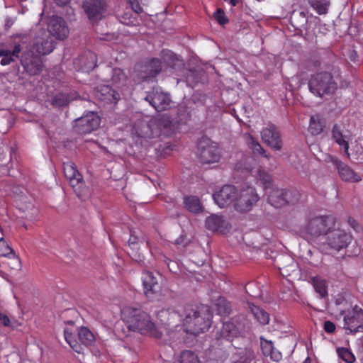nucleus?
I'll return each instance as SVG.
<instances>
[{"label":"nucleus","mask_w":363,"mask_h":363,"mask_svg":"<svg viewBox=\"0 0 363 363\" xmlns=\"http://www.w3.org/2000/svg\"><path fill=\"white\" fill-rule=\"evenodd\" d=\"M121 315L130 330L157 339L162 337V332L152 321L150 315L140 308H124Z\"/></svg>","instance_id":"f257e3e1"},{"label":"nucleus","mask_w":363,"mask_h":363,"mask_svg":"<svg viewBox=\"0 0 363 363\" xmlns=\"http://www.w3.org/2000/svg\"><path fill=\"white\" fill-rule=\"evenodd\" d=\"M347 86V82L331 73L322 72L311 75L308 81V88L314 95L323 97L334 94L338 87Z\"/></svg>","instance_id":"f03ea898"},{"label":"nucleus","mask_w":363,"mask_h":363,"mask_svg":"<svg viewBox=\"0 0 363 363\" xmlns=\"http://www.w3.org/2000/svg\"><path fill=\"white\" fill-rule=\"evenodd\" d=\"M211 314L207 311L200 313L191 306H187L184 308V313L182 318L184 330L194 335L204 333L211 325Z\"/></svg>","instance_id":"7ed1b4c3"},{"label":"nucleus","mask_w":363,"mask_h":363,"mask_svg":"<svg viewBox=\"0 0 363 363\" xmlns=\"http://www.w3.org/2000/svg\"><path fill=\"white\" fill-rule=\"evenodd\" d=\"M245 170L256 177L257 182H259L263 186L267 195V201L271 206L281 208L286 205V200L284 199V189L272 188V179L270 174L259 167L251 169L245 168Z\"/></svg>","instance_id":"20e7f679"},{"label":"nucleus","mask_w":363,"mask_h":363,"mask_svg":"<svg viewBox=\"0 0 363 363\" xmlns=\"http://www.w3.org/2000/svg\"><path fill=\"white\" fill-rule=\"evenodd\" d=\"M335 224L336 218L333 215L310 216L301 230L312 238H317L321 235H326L335 227Z\"/></svg>","instance_id":"39448f33"},{"label":"nucleus","mask_w":363,"mask_h":363,"mask_svg":"<svg viewBox=\"0 0 363 363\" xmlns=\"http://www.w3.org/2000/svg\"><path fill=\"white\" fill-rule=\"evenodd\" d=\"M197 149L200 161L203 164L218 162L221 157L218 144L208 138L202 137L198 141Z\"/></svg>","instance_id":"423d86ee"},{"label":"nucleus","mask_w":363,"mask_h":363,"mask_svg":"<svg viewBox=\"0 0 363 363\" xmlns=\"http://www.w3.org/2000/svg\"><path fill=\"white\" fill-rule=\"evenodd\" d=\"M259 196L255 187L248 186L238 190L234 203V208L238 212L246 213L255 206Z\"/></svg>","instance_id":"0eeeda50"},{"label":"nucleus","mask_w":363,"mask_h":363,"mask_svg":"<svg viewBox=\"0 0 363 363\" xmlns=\"http://www.w3.org/2000/svg\"><path fill=\"white\" fill-rule=\"evenodd\" d=\"M344 315V328L347 334H354L363 331V310L358 306H354L352 310L341 311Z\"/></svg>","instance_id":"6e6552de"},{"label":"nucleus","mask_w":363,"mask_h":363,"mask_svg":"<svg viewBox=\"0 0 363 363\" xmlns=\"http://www.w3.org/2000/svg\"><path fill=\"white\" fill-rule=\"evenodd\" d=\"M352 236L342 229L330 230L326 235V245L337 252L346 248L352 242Z\"/></svg>","instance_id":"1a4fd4ad"},{"label":"nucleus","mask_w":363,"mask_h":363,"mask_svg":"<svg viewBox=\"0 0 363 363\" xmlns=\"http://www.w3.org/2000/svg\"><path fill=\"white\" fill-rule=\"evenodd\" d=\"M107 6V0H84L82 4L84 13L93 23L104 17Z\"/></svg>","instance_id":"9d476101"},{"label":"nucleus","mask_w":363,"mask_h":363,"mask_svg":"<svg viewBox=\"0 0 363 363\" xmlns=\"http://www.w3.org/2000/svg\"><path fill=\"white\" fill-rule=\"evenodd\" d=\"M101 123V118L94 112L78 118L74 121V130L79 134H86L96 130Z\"/></svg>","instance_id":"9b49d317"},{"label":"nucleus","mask_w":363,"mask_h":363,"mask_svg":"<svg viewBox=\"0 0 363 363\" xmlns=\"http://www.w3.org/2000/svg\"><path fill=\"white\" fill-rule=\"evenodd\" d=\"M145 101L157 111H163L169 108L172 99L169 94L163 92L160 88H153L145 97Z\"/></svg>","instance_id":"f8f14e48"},{"label":"nucleus","mask_w":363,"mask_h":363,"mask_svg":"<svg viewBox=\"0 0 363 363\" xmlns=\"http://www.w3.org/2000/svg\"><path fill=\"white\" fill-rule=\"evenodd\" d=\"M63 171L65 177L79 197L81 196L79 189L84 185L83 177L77 170L76 165L71 162H65Z\"/></svg>","instance_id":"ddd939ff"},{"label":"nucleus","mask_w":363,"mask_h":363,"mask_svg":"<svg viewBox=\"0 0 363 363\" xmlns=\"http://www.w3.org/2000/svg\"><path fill=\"white\" fill-rule=\"evenodd\" d=\"M261 138L264 144L275 150H280L282 147V140L277 127L269 124L261 132Z\"/></svg>","instance_id":"4468645a"},{"label":"nucleus","mask_w":363,"mask_h":363,"mask_svg":"<svg viewBox=\"0 0 363 363\" xmlns=\"http://www.w3.org/2000/svg\"><path fill=\"white\" fill-rule=\"evenodd\" d=\"M237 191L233 185H225L213 195V198L220 208H224L231 203L234 205Z\"/></svg>","instance_id":"2eb2a0df"},{"label":"nucleus","mask_w":363,"mask_h":363,"mask_svg":"<svg viewBox=\"0 0 363 363\" xmlns=\"http://www.w3.org/2000/svg\"><path fill=\"white\" fill-rule=\"evenodd\" d=\"M138 77L141 81H149L154 79L162 70V61L152 58L140 66Z\"/></svg>","instance_id":"dca6fc26"},{"label":"nucleus","mask_w":363,"mask_h":363,"mask_svg":"<svg viewBox=\"0 0 363 363\" xmlns=\"http://www.w3.org/2000/svg\"><path fill=\"white\" fill-rule=\"evenodd\" d=\"M332 137L340 147L344 149V152L349 158L350 154L349 153V141L352 139V133L347 129H345L341 125L335 124L332 129Z\"/></svg>","instance_id":"f3484780"},{"label":"nucleus","mask_w":363,"mask_h":363,"mask_svg":"<svg viewBox=\"0 0 363 363\" xmlns=\"http://www.w3.org/2000/svg\"><path fill=\"white\" fill-rule=\"evenodd\" d=\"M157 318L165 326V329L169 330L167 327L177 328L179 326V323L182 322V315L172 308H163L157 313Z\"/></svg>","instance_id":"a211bd4d"},{"label":"nucleus","mask_w":363,"mask_h":363,"mask_svg":"<svg viewBox=\"0 0 363 363\" xmlns=\"http://www.w3.org/2000/svg\"><path fill=\"white\" fill-rule=\"evenodd\" d=\"M48 33L59 40H64L68 36L69 29L66 21L61 17H53L48 23Z\"/></svg>","instance_id":"6ab92c4d"},{"label":"nucleus","mask_w":363,"mask_h":363,"mask_svg":"<svg viewBox=\"0 0 363 363\" xmlns=\"http://www.w3.org/2000/svg\"><path fill=\"white\" fill-rule=\"evenodd\" d=\"M154 138L162 135L169 136L172 133V123L168 116L162 115L152 119Z\"/></svg>","instance_id":"aec40b11"},{"label":"nucleus","mask_w":363,"mask_h":363,"mask_svg":"<svg viewBox=\"0 0 363 363\" xmlns=\"http://www.w3.org/2000/svg\"><path fill=\"white\" fill-rule=\"evenodd\" d=\"M333 164L336 167L340 178L345 182H359L362 180L360 176L356 174L348 165L340 161L336 157L331 160Z\"/></svg>","instance_id":"412c9836"},{"label":"nucleus","mask_w":363,"mask_h":363,"mask_svg":"<svg viewBox=\"0 0 363 363\" xmlns=\"http://www.w3.org/2000/svg\"><path fill=\"white\" fill-rule=\"evenodd\" d=\"M142 281L145 296L148 298H154L160 288L157 278L152 272L145 271L143 273Z\"/></svg>","instance_id":"4be33fe9"},{"label":"nucleus","mask_w":363,"mask_h":363,"mask_svg":"<svg viewBox=\"0 0 363 363\" xmlns=\"http://www.w3.org/2000/svg\"><path fill=\"white\" fill-rule=\"evenodd\" d=\"M255 353L252 347H236L230 356V363H252L255 359Z\"/></svg>","instance_id":"5701e85b"},{"label":"nucleus","mask_w":363,"mask_h":363,"mask_svg":"<svg viewBox=\"0 0 363 363\" xmlns=\"http://www.w3.org/2000/svg\"><path fill=\"white\" fill-rule=\"evenodd\" d=\"M133 132L138 137L154 138V129L152 128V119H138L133 125Z\"/></svg>","instance_id":"b1692460"},{"label":"nucleus","mask_w":363,"mask_h":363,"mask_svg":"<svg viewBox=\"0 0 363 363\" xmlns=\"http://www.w3.org/2000/svg\"><path fill=\"white\" fill-rule=\"evenodd\" d=\"M34 48L39 55H48L55 48L53 38L45 33V36L37 38L34 44Z\"/></svg>","instance_id":"393cba45"},{"label":"nucleus","mask_w":363,"mask_h":363,"mask_svg":"<svg viewBox=\"0 0 363 363\" xmlns=\"http://www.w3.org/2000/svg\"><path fill=\"white\" fill-rule=\"evenodd\" d=\"M206 227L211 231H219L225 233L228 230L229 224L222 216L211 215L206 220Z\"/></svg>","instance_id":"a878e982"},{"label":"nucleus","mask_w":363,"mask_h":363,"mask_svg":"<svg viewBox=\"0 0 363 363\" xmlns=\"http://www.w3.org/2000/svg\"><path fill=\"white\" fill-rule=\"evenodd\" d=\"M96 95L99 99L106 103H116L120 99L119 94L108 85L99 86Z\"/></svg>","instance_id":"bb28decb"},{"label":"nucleus","mask_w":363,"mask_h":363,"mask_svg":"<svg viewBox=\"0 0 363 363\" xmlns=\"http://www.w3.org/2000/svg\"><path fill=\"white\" fill-rule=\"evenodd\" d=\"M64 336L66 342L74 352L79 354L83 353V347L82 345L78 342L76 338V331L73 328H65L64 330Z\"/></svg>","instance_id":"cd10ccee"},{"label":"nucleus","mask_w":363,"mask_h":363,"mask_svg":"<svg viewBox=\"0 0 363 363\" xmlns=\"http://www.w3.org/2000/svg\"><path fill=\"white\" fill-rule=\"evenodd\" d=\"M248 309L255 319L262 325H267L269 322V314L264 309L252 303H248Z\"/></svg>","instance_id":"c85d7f7f"},{"label":"nucleus","mask_w":363,"mask_h":363,"mask_svg":"<svg viewBox=\"0 0 363 363\" xmlns=\"http://www.w3.org/2000/svg\"><path fill=\"white\" fill-rule=\"evenodd\" d=\"M21 51L20 45H16L12 51L8 50H0V57H2L1 65L3 66L8 65L14 61Z\"/></svg>","instance_id":"c756f323"},{"label":"nucleus","mask_w":363,"mask_h":363,"mask_svg":"<svg viewBox=\"0 0 363 363\" xmlns=\"http://www.w3.org/2000/svg\"><path fill=\"white\" fill-rule=\"evenodd\" d=\"M311 280L315 292L319 294L320 298L327 297L328 294L326 281L319 276L312 277Z\"/></svg>","instance_id":"7c9ffc66"},{"label":"nucleus","mask_w":363,"mask_h":363,"mask_svg":"<svg viewBox=\"0 0 363 363\" xmlns=\"http://www.w3.org/2000/svg\"><path fill=\"white\" fill-rule=\"evenodd\" d=\"M308 3L318 15L327 14L331 4L330 0H308Z\"/></svg>","instance_id":"2f4dec72"},{"label":"nucleus","mask_w":363,"mask_h":363,"mask_svg":"<svg viewBox=\"0 0 363 363\" xmlns=\"http://www.w3.org/2000/svg\"><path fill=\"white\" fill-rule=\"evenodd\" d=\"M239 333L238 327L233 322H225L220 330V337L227 340H231Z\"/></svg>","instance_id":"473e14b6"},{"label":"nucleus","mask_w":363,"mask_h":363,"mask_svg":"<svg viewBox=\"0 0 363 363\" xmlns=\"http://www.w3.org/2000/svg\"><path fill=\"white\" fill-rule=\"evenodd\" d=\"M184 205L189 211L194 213H198L202 211L201 203L196 196H186L184 199Z\"/></svg>","instance_id":"72a5a7b5"},{"label":"nucleus","mask_w":363,"mask_h":363,"mask_svg":"<svg viewBox=\"0 0 363 363\" xmlns=\"http://www.w3.org/2000/svg\"><path fill=\"white\" fill-rule=\"evenodd\" d=\"M245 138L248 147L252 150L254 154H259L264 157H268L259 143L252 135L245 134Z\"/></svg>","instance_id":"f704fd0d"},{"label":"nucleus","mask_w":363,"mask_h":363,"mask_svg":"<svg viewBox=\"0 0 363 363\" xmlns=\"http://www.w3.org/2000/svg\"><path fill=\"white\" fill-rule=\"evenodd\" d=\"M77 334L80 342L86 346L91 345L95 341L94 335L86 327H81Z\"/></svg>","instance_id":"c9c22d12"},{"label":"nucleus","mask_w":363,"mask_h":363,"mask_svg":"<svg viewBox=\"0 0 363 363\" xmlns=\"http://www.w3.org/2000/svg\"><path fill=\"white\" fill-rule=\"evenodd\" d=\"M26 71L30 75L38 74L43 67V62L38 58L31 59L29 62L23 64Z\"/></svg>","instance_id":"e433bc0d"},{"label":"nucleus","mask_w":363,"mask_h":363,"mask_svg":"<svg viewBox=\"0 0 363 363\" xmlns=\"http://www.w3.org/2000/svg\"><path fill=\"white\" fill-rule=\"evenodd\" d=\"M111 72L112 77L111 81L112 84L117 87L123 85L127 79L123 70L121 68L116 67L113 68Z\"/></svg>","instance_id":"4c0bfd02"},{"label":"nucleus","mask_w":363,"mask_h":363,"mask_svg":"<svg viewBox=\"0 0 363 363\" xmlns=\"http://www.w3.org/2000/svg\"><path fill=\"white\" fill-rule=\"evenodd\" d=\"M179 361L180 363H200L198 355L191 350L182 352Z\"/></svg>","instance_id":"58836bf2"},{"label":"nucleus","mask_w":363,"mask_h":363,"mask_svg":"<svg viewBox=\"0 0 363 363\" xmlns=\"http://www.w3.org/2000/svg\"><path fill=\"white\" fill-rule=\"evenodd\" d=\"M339 357L346 363H353L355 361V357L353 353L347 348L340 347L337 350Z\"/></svg>","instance_id":"ea45409f"},{"label":"nucleus","mask_w":363,"mask_h":363,"mask_svg":"<svg viewBox=\"0 0 363 363\" xmlns=\"http://www.w3.org/2000/svg\"><path fill=\"white\" fill-rule=\"evenodd\" d=\"M70 101L69 96L63 93L56 94L52 99V104L56 107L67 106Z\"/></svg>","instance_id":"a19ab883"},{"label":"nucleus","mask_w":363,"mask_h":363,"mask_svg":"<svg viewBox=\"0 0 363 363\" xmlns=\"http://www.w3.org/2000/svg\"><path fill=\"white\" fill-rule=\"evenodd\" d=\"M15 256L14 250L7 244L3 238V235L0 237V257H10Z\"/></svg>","instance_id":"79ce46f5"},{"label":"nucleus","mask_w":363,"mask_h":363,"mask_svg":"<svg viewBox=\"0 0 363 363\" xmlns=\"http://www.w3.org/2000/svg\"><path fill=\"white\" fill-rule=\"evenodd\" d=\"M300 194L296 190L284 189V198L286 204H294L298 201Z\"/></svg>","instance_id":"37998d69"},{"label":"nucleus","mask_w":363,"mask_h":363,"mask_svg":"<svg viewBox=\"0 0 363 363\" xmlns=\"http://www.w3.org/2000/svg\"><path fill=\"white\" fill-rule=\"evenodd\" d=\"M308 130L313 135H318L323 130V125L320 121H316L314 117H311L310 120Z\"/></svg>","instance_id":"c03bdc74"},{"label":"nucleus","mask_w":363,"mask_h":363,"mask_svg":"<svg viewBox=\"0 0 363 363\" xmlns=\"http://www.w3.org/2000/svg\"><path fill=\"white\" fill-rule=\"evenodd\" d=\"M218 311L221 314H229L230 312V306L229 303L223 298L218 300Z\"/></svg>","instance_id":"a18cd8bd"},{"label":"nucleus","mask_w":363,"mask_h":363,"mask_svg":"<svg viewBox=\"0 0 363 363\" xmlns=\"http://www.w3.org/2000/svg\"><path fill=\"white\" fill-rule=\"evenodd\" d=\"M213 16L220 25L224 26L229 21L228 18L225 16L224 11L222 9H217Z\"/></svg>","instance_id":"49530a36"},{"label":"nucleus","mask_w":363,"mask_h":363,"mask_svg":"<svg viewBox=\"0 0 363 363\" xmlns=\"http://www.w3.org/2000/svg\"><path fill=\"white\" fill-rule=\"evenodd\" d=\"M261 348L263 354L265 357H268L269 354H270V352H272V349L274 348V344L272 341L264 340L261 343Z\"/></svg>","instance_id":"de8ad7c7"},{"label":"nucleus","mask_w":363,"mask_h":363,"mask_svg":"<svg viewBox=\"0 0 363 363\" xmlns=\"http://www.w3.org/2000/svg\"><path fill=\"white\" fill-rule=\"evenodd\" d=\"M128 3L131 6V9L138 14L141 13L143 11V7L140 6L137 0H129Z\"/></svg>","instance_id":"09e8293b"},{"label":"nucleus","mask_w":363,"mask_h":363,"mask_svg":"<svg viewBox=\"0 0 363 363\" xmlns=\"http://www.w3.org/2000/svg\"><path fill=\"white\" fill-rule=\"evenodd\" d=\"M323 329L327 333H333L335 331L336 326L335 323L330 320H326L324 322Z\"/></svg>","instance_id":"8fccbe9b"},{"label":"nucleus","mask_w":363,"mask_h":363,"mask_svg":"<svg viewBox=\"0 0 363 363\" xmlns=\"http://www.w3.org/2000/svg\"><path fill=\"white\" fill-rule=\"evenodd\" d=\"M268 357H269L274 362H279L282 358V354L278 350H277L274 347L272 352H270V354H269Z\"/></svg>","instance_id":"3c124183"},{"label":"nucleus","mask_w":363,"mask_h":363,"mask_svg":"<svg viewBox=\"0 0 363 363\" xmlns=\"http://www.w3.org/2000/svg\"><path fill=\"white\" fill-rule=\"evenodd\" d=\"M0 325L4 326H9L10 325L9 318L2 313H0Z\"/></svg>","instance_id":"603ef678"},{"label":"nucleus","mask_w":363,"mask_h":363,"mask_svg":"<svg viewBox=\"0 0 363 363\" xmlns=\"http://www.w3.org/2000/svg\"><path fill=\"white\" fill-rule=\"evenodd\" d=\"M162 56L164 57V59H166V57H168L170 60H174L176 57V55L170 50H163L162 51Z\"/></svg>","instance_id":"864d4df0"},{"label":"nucleus","mask_w":363,"mask_h":363,"mask_svg":"<svg viewBox=\"0 0 363 363\" xmlns=\"http://www.w3.org/2000/svg\"><path fill=\"white\" fill-rule=\"evenodd\" d=\"M348 223H349V225H350L352 228H354L355 230H357V228H356V227H357V223L356 220H355L354 218H350H350H348Z\"/></svg>","instance_id":"5fc2aeb1"},{"label":"nucleus","mask_w":363,"mask_h":363,"mask_svg":"<svg viewBox=\"0 0 363 363\" xmlns=\"http://www.w3.org/2000/svg\"><path fill=\"white\" fill-rule=\"evenodd\" d=\"M54 1L60 6H64L69 3L70 0H54Z\"/></svg>","instance_id":"6e6d98bb"},{"label":"nucleus","mask_w":363,"mask_h":363,"mask_svg":"<svg viewBox=\"0 0 363 363\" xmlns=\"http://www.w3.org/2000/svg\"><path fill=\"white\" fill-rule=\"evenodd\" d=\"M135 243H137V238H135L131 235L130 238L128 240V244H129V245H135Z\"/></svg>","instance_id":"4d7b16f0"},{"label":"nucleus","mask_w":363,"mask_h":363,"mask_svg":"<svg viewBox=\"0 0 363 363\" xmlns=\"http://www.w3.org/2000/svg\"><path fill=\"white\" fill-rule=\"evenodd\" d=\"M87 56H88V57H89V58L92 61V62H93L94 64H95V62H96V56L94 55V53H92V52H89L87 54Z\"/></svg>","instance_id":"13d9d810"},{"label":"nucleus","mask_w":363,"mask_h":363,"mask_svg":"<svg viewBox=\"0 0 363 363\" xmlns=\"http://www.w3.org/2000/svg\"><path fill=\"white\" fill-rule=\"evenodd\" d=\"M228 1L232 6H235L237 5L238 0H228Z\"/></svg>","instance_id":"bf43d9fd"},{"label":"nucleus","mask_w":363,"mask_h":363,"mask_svg":"<svg viewBox=\"0 0 363 363\" xmlns=\"http://www.w3.org/2000/svg\"><path fill=\"white\" fill-rule=\"evenodd\" d=\"M251 284H252V283H249V284L246 286V287H245V290H246V292H247V294H250V293H249V291H248L247 287H248V286H250Z\"/></svg>","instance_id":"052dcab7"},{"label":"nucleus","mask_w":363,"mask_h":363,"mask_svg":"<svg viewBox=\"0 0 363 363\" xmlns=\"http://www.w3.org/2000/svg\"><path fill=\"white\" fill-rule=\"evenodd\" d=\"M85 67H86L87 69H91V68L94 67H95V65H93V66H92V65H85Z\"/></svg>","instance_id":"680f3d73"},{"label":"nucleus","mask_w":363,"mask_h":363,"mask_svg":"<svg viewBox=\"0 0 363 363\" xmlns=\"http://www.w3.org/2000/svg\"><path fill=\"white\" fill-rule=\"evenodd\" d=\"M0 234H1V235H3V233H2V228H1V226H0Z\"/></svg>","instance_id":"e2e57ef3"},{"label":"nucleus","mask_w":363,"mask_h":363,"mask_svg":"<svg viewBox=\"0 0 363 363\" xmlns=\"http://www.w3.org/2000/svg\"><path fill=\"white\" fill-rule=\"evenodd\" d=\"M352 57H354V55L353 54H352L351 56H350L351 60H352Z\"/></svg>","instance_id":"0e129e2a"},{"label":"nucleus","mask_w":363,"mask_h":363,"mask_svg":"<svg viewBox=\"0 0 363 363\" xmlns=\"http://www.w3.org/2000/svg\"><path fill=\"white\" fill-rule=\"evenodd\" d=\"M354 55H357V53L355 52H352V53Z\"/></svg>","instance_id":"69168bd1"},{"label":"nucleus","mask_w":363,"mask_h":363,"mask_svg":"<svg viewBox=\"0 0 363 363\" xmlns=\"http://www.w3.org/2000/svg\"><path fill=\"white\" fill-rule=\"evenodd\" d=\"M83 58H84V56H81L79 60H82Z\"/></svg>","instance_id":"338daca9"},{"label":"nucleus","mask_w":363,"mask_h":363,"mask_svg":"<svg viewBox=\"0 0 363 363\" xmlns=\"http://www.w3.org/2000/svg\"><path fill=\"white\" fill-rule=\"evenodd\" d=\"M225 1H228V0H224Z\"/></svg>","instance_id":"774afa93"}]
</instances>
